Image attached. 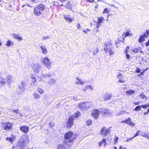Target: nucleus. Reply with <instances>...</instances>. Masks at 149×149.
<instances>
[{
    "label": "nucleus",
    "mask_w": 149,
    "mask_h": 149,
    "mask_svg": "<svg viewBox=\"0 0 149 149\" xmlns=\"http://www.w3.org/2000/svg\"><path fill=\"white\" fill-rule=\"evenodd\" d=\"M141 110V108L140 106H138L135 108V109H134V110L135 111H140Z\"/></svg>",
    "instance_id": "de8ad7c7"
},
{
    "label": "nucleus",
    "mask_w": 149,
    "mask_h": 149,
    "mask_svg": "<svg viewBox=\"0 0 149 149\" xmlns=\"http://www.w3.org/2000/svg\"><path fill=\"white\" fill-rule=\"evenodd\" d=\"M82 89L83 91H86L87 90L90 91L94 90L93 86L91 85H86L82 86Z\"/></svg>",
    "instance_id": "1a4fd4ad"
},
{
    "label": "nucleus",
    "mask_w": 149,
    "mask_h": 149,
    "mask_svg": "<svg viewBox=\"0 0 149 149\" xmlns=\"http://www.w3.org/2000/svg\"><path fill=\"white\" fill-rule=\"evenodd\" d=\"M104 19L102 17H100L98 19L96 23V27L98 28L101 25V23L104 20Z\"/></svg>",
    "instance_id": "f3484780"
},
{
    "label": "nucleus",
    "mask_w": 149,
    "mask_h": 149,
    "mask_svg": "<svg viewBox=\"0 0 149 149\" xmlns=\"http://www.w3.org/2000/svg\"><path fill=\"white\" fill-rule=\"evenodd\" d=\"M5 6L7 9H8V8H10V7H11V5L9 3H6Z\"/></svg>",
    "instance_id": "49530a36"
},
{
    "label": "nucleus",
    "mask_w": 149,
    "mask_h": 149,
    "mask_svg": "<svg viewBox=\"0 0 149 149\" xmlns=\"http://www.w3.org/2000/svg\"><path fill=\"white\" fill-rule=\"evenodd\" d=\"M147 34L144 33L143 35H142V36L144 38H147L148 36V35H147Z\"/></svg>",
    "instance_id": "69168bd1"
},
{
    "label": "nucleus",
    "mask_w": 149,
    "mask_h": 149,
    "mask_svg": "<svg viewBox=\"0 0 149 149\" xmlns=\"http://www.w3.org/2000/svg\"><path fill=\"white\" fill-rule=\"evenodd\" d=\"M98 49L97 47H96L95 50L93 51V54L94 55H95L96 54L98 53Z\"/></svg>",
    "instance_id": "37998d69"
},
{
    "label": "nucleus",
    "mask_w": 149,
    "mask_h": 149,
    "mask_svg": "<svg viewBox=\"0 0 149 149\" xmlns=\"http://www.w3.org/2000/svg\"><path fill=\"white\" fill-rule=\"evenodd\" d=\"M33 98L35 99H39L40 98V96L37 93H34L33 95Z\"/></svg>",
    "instance_id": "7c9ffc66"
},
{
    "label": "nucleus",
    "mask_w": 149,
    "mask_h": 149,
    "mask_svg": "<svg viewBox=\"0 0 149 149\" xmlns=\"http://www.w3.org/2000/svg\"><path fill=\"white\" fill-rule=\"evenodd\" d=\"M147 134L145 133L144 132H141V135L143 137H144V136L143 135H147Z\"/></svg>",
    "instance_id": "bf43d9fd"
},
{
    "label": "nucleus",
    "mask_w": 149,
    "mask_h": 149,
    "mask_svg": "<svg viewBox=\"0 0 149 149\" xmlns=\"http://www.w3.org/2000/svg\"><path fill=\"white\" fill-rule=\"evenodd\" d=\"M20 130L24 133H27L29 131V127L26 125L22 126L20 128Z\"/></svg>",
    "instance_id": "ddd939ff"
},
{
    "label": "nucleus",
    "mask_w": 149,
    "mask_h": 149,
    "mask_svg": "<svg viewBox=\"0 0 149 149\" xmlns=\"http://www.w3.org/2000/svg\"><path fill=\"white\" fill-rule=\"evenodd\" d=\"M51 74L47 73L43 74H42V77L44 78H46L47 77H51Z\"/></svg>",
    "instance_id": "e433bc0d"
},
{
    "label": "nucleus",
    "mask_w": 149,
    "mask_h": 149,
    "mask_svg": "<svg viewBox=\"0 0 149 149\" xmlns=\"http://www.w3.org/2000/svg\"><path fill=\"white\" fill-rule=\"evenodd\" d=\"M29 6L27 5V4H26V5H23L22 6V7H25V8H27V7H29Z\"/></svg>",
    "instance_id": "680f3d73"
},
{
    "label": "nucleus",
    "mask_w": 149,
    "mask_h": 149,
    "mask_svg": "<svg viewBox=\"0 0 149 149\" xmlns=\"http://www.w3.org/2000/svg\"><path fill=\"white\" fill-rule=\"evenodd\" d=\"M129 125H130L132 126H134L135 125V124L131 121V120L130 121V122Z\"/></svg>",
    "instance_id": "6e6d98bb"
},
{
    "label": "nucleus",
    "mask_w": 149,
    "mask_h": 149,
    "mask_svg": "<svg viewBox=\"0 0 149 149\" xmlns=\"http://www.w3.org/2000/svg\"><path fill=\"white\" fill-rule=\"evenodd\" d=\"M65 8L68 9H71V4L70 2V1H68L67 3L66 4L65 6Z\"/></svg>",
    "instance_id": "4c0bfd02"
},
{
    "label": "nucleus",
    "mask_w": 149,
    "mask_h": 149,
    "mask_svg": "<svg viewBox=\"0 0 149 149\" xmlns=\"http://www.w3.org/2000/svg\"><path fill=\"white\" fill-rule=\"evenodd\" d=\"M80 115V113L79 112H77V113H75L74 115V117L76 118H77Z\"/></svg>",
    "instance_id": "c03bdc74"
},
{
    "label": "nucleus",
    "mask_w": 149,
    "mask_h": 149,
    "mask_svg": "<svg viewBox=\"0 0 149 149\" xmlns=\"http://www.w3.org/2000/svg\"><path fill=\"white\" fill-rule=\"evenodd\" d=\"M90 31V30L88 29H87L86 30H83V31L84 32V33L86 34V33H87V32L88 31Z\"/></svg>",
    "instance_id": "052dcab7"
},
{
    "label": "nucleus",
    "mask_w": 149,
    "mask_h": 149,
    "mask_svg": "<svg viewBox=\"0 0 149 149\" xmlns=\"http://www.w3.org/2000/svg\"><path fill=\"white\" fill-rule=\"evenodd\" d=\"M45 8V7L44 5L42 4H40L37 7L34 8V9H44Z\"/></svg>",
    "instance_id": "a878e982"
},
{
    "label": "nucleus",
    "mask_w": 149,
    "mask_h": 149,
    "mask_svg": "<svg viewBox=\"0 0 149 149\" xmlns=\"http://www.w3.org/2000/svg\"><path fill=\"white\" fill-rule=\"evenodd\" d=\"M74 118L72 116H70L66 123L67 127L68 128H70L73 125V121Z\"/></svg>",
    "instance_id": "9d476101"
},
{
    "label": "nucleus",
    "mask_w": 149,
    "mask_h": 149,
    "mask_svg": "<svg viewBox=\"0 0 149 149\" xmlns=\"http://www.w3.org/2000/svg\"><path fill=\"white\" fill-rule=\"evenodd\" d=\"M99 111L97 109H95L92 111V115L95 118H97L99 115Z\"/></svg>",
    "instance_id": "2eb2a0df"
},
{
    "label": "nucleus",
    "mask_w": 149,
    "mask_h": 149,
    "mask_svg": "<svg viewBox=\"0 0 149 149\" xmlns=\"http://www.w3.org/2000/svg\"><path fill=\"white\" fill-rule=\"evenodd\" d=\"M129 47H128V46L127 47V48L126 49V50L125 51L126 58H127V59H130V55L128 54V49H129Z\"/></svg>",
    "instance_id": "2f4dec72"
},
{
    "label": "nucleus",
    "mask_w": 149,
    "mask_h": 149,
    "mask_svg": "<svg viewBox=\"0 0 149 149\" xmlns=\"http://www.w3.org/2000/svg\"><path fill=\"white\" fill-rule=\"evenodd\" d=\"M37 91L40 94H43L44 93V90L40 87L38 88Z\"/></svg>",
    "instance_id": "72a5a7b5"
},
{
    "label": "nucleus",
    "mask_w": 149,
    "mask_h": 149,
    "mask_svg": "<svg viewBox=\"0 0 149 149\" xmlns=\"http://www.w3.org/2000/svg\"><path fill=\"white\" fill-rule=\"evenodd\" d=\"M41 63L44 64L48 69L51 68V62L50 59L47 57H45L41 59Z\"/></svg>",
    "instance_id": "20e7f679"
},
{
    "label": "nucleus",
    "mask_w": 149,
    "mask_h": 149,
    "mask_svg": "<svg viewBox=\"0 0 149 149\" xmlns=\"http://www.w3.org/2000/svg\"><path fill=\"white\" fill-rule=\"evenodd\" d=\"M135 91L132 90H130L125 92L126 94L128 95H131L132 94H134V93Z\"/></svg>",
    "instance_id": "f704fd0d"
},
{
    "label": "nucleus",
    "mask_w": 149,
    "mask_h": 149,
    "mask_svg": "<svg viewBox=\"0 0 149 149\" xmlns=\"http://www.w3.org/2000/svg\"><path fill=\"white\" fill-rule=\"evenodd\" d=\"M20 85L24 88V87L26 86V84L25 81H22Z\"/></svg>",
    "instance_id": "8fccbe9b"
},
{
    "label": "nucleus",
    "mask_w": 149,
    "mask_h": 149,
    "mask_svg": "<svg viewBox=\"0 0 149 149\" xmlns=\"http://www.w3.org/2000/svg\"><path fill=\"white\" fill-rule=\"evenodd\" d=\"M50 37L49 36H44L42 38V39L44 40H45L47 39H48Z\"/></svg>",
    "instance_id": "864d4df0"
},
{
    "label": "nucleus",
    "mask_w": 149,
    "mask_h": 149,
    "mask_svg": "<svg viewBox=\"0 0 149 149\" xmlns=\"http://www.w3.org/2000/svg\"><path fill=\"white\" fill-rule=\"evenodd\" d=\"M43 10H34L33 13L36 16H39L42 13V12Z\"/></svg>",
    "instance_id": "5701e85b"
},
{
    "label": "nucleus",
    "mask_w": 149,
    "mask_h": 149,
    "mask_svg": "<svg viewBox=\"0 0 149 149\" xmlns=\"http://www.w3.org/2000/svg\"><path fill=\"white\" fill-rule=\"evenodd\" d=\"M92 121L91 120H88L86 122V124L88 126L91 125L92 124Z\"/></svg>",
    "instance_id": "a18cd8bd"
},
{
    "label": "nucleus",
    "mask_w": 149,
    "mask_h": 149,
    "mask_svg": "<svg viewBox=\"0 0 149 149\" xmlns=\"http://www.w3.org/2000/svg\"><path fill=\"white\" fill-rule=\"evenodd\" d=\"M86 1L90 3H92L94 1V0H86Z\"/></svg>",
    "instance_id": "338daca9"
},
{
    "label": "nucleus",
    "mask_w": 149,
    "mask_h": 149,
    "mask_svg": "<svg viewBox=\"0 0 149 149\" xmlns=\"http://www.w3.org/2000/svg\"><path fill=\"white\" fill-rule=\"evenodd\" d=\"M104 112V114L106 116H110L112 115V113L109 110L107 109H104L103 111Z\"/></svg>",
    "instance_id": "aec40b11"
},
{
    "label": "nucleus",
    "mask_w": 149,
    "mask_h": 149,
    "mask_svg": "<svg viewBox=\"0 0 149 149\" xmlns=\"http://www.w3.org/2000/svg\"><path fill=\"white\" fill-rule=\"evenodd\" d=\"M56 80L55 79L53 78H50L48 81V83L50 85L54 84H55Z\"/></svg>",
    "instance_id": "b1692460"
},
{
    "label": "nucleus",
    "mask_w": 149,
    "mask_h": 149,
    "mask_svg": "<svg viewBox=\"0 0 149 149\" xmlns=\"http://www.w3.org/2000/svg\"><path fill=\"white\" fill-rule=\"evenodd\" d=\"M143 136H144V137H146L148 139H149V133L147 134V135Z\"/></svg>",
    "instance_id": "0e129e2a"
},
{
    "label": "nucleus",
    "mask_w": 149,
    "mask_h": 149,
    "mask_svg": "<svg viewBox=\"0 0 149 149\" xmlns=\"http://www.w3.org/2000/svg\"><path fill=\"white\" fill-rule=\"evenodd\" d=\"M65 139L64 141L67 142L69 146H71L75 139V138L73 137V133L71 131H70L66 133L64 136Z\"/></svg>",
    "instance_id": "f257e3e1"
},
{
    "label": "nucleus",
    "mask_w": 149,
    "mask_h": 149,
    "mask_svg": "<svg viewBox=\"0 0 149 149\" xmlns=\"http://www.w3.org/2000/svg\"><path fill=\"white\" fill-rule=\"evenodd\" d=\"M134 137L133 136V137H131L130 138H129V139H127L126 141V142H128V141H130L132 140L134 138Z\"/></svg>",
    "instance_id": "e2e57ef3"
},
{
    "label": "nucleus",
    "mask_w": 149,
    "mask_h": 149,
    "mask_svg": "<svg viewBox=\"0 0 149 149\" xmlns=\"http://www.w3.org/2000/svg\"><path fill=\"white\" fill-rule=\"evenodd\" d=\"M111 130L105 127H103L100 131L101 135L104 136H106L108 134H110Z\"/></svg>",
    "instance_id": "0eeeda50"
},
{
    "label": "nucleus",
    "mask_w": 149,
    "mask_h": 149,
    "mask_svg": "<svg viewBox=\"0 0 149 149\" xmlns=\"http://www.w3.org/2000/svg\"><path fill=\"white\" fill-rule=\"evenodd\" d=\"M2 127L5 130H8L11 129L13 127V124L10 122L7 123H1Z\"/></svg>",
    "instance_id": "6e6552de"
},
{
    "label": "nucleus",
    "mask_w": 149,
    "mask_h": 149,
    "mask_svg": "<svg viewBox=\"0 0 149 149\" xmlns=\"http://www.w3.org/2000/svg\"><path fill=\"white\" fill-rule=\"evenodd\" d=\"M7 82L10 83L11 81L12 78V76L10 75H8L7 77Z\"/></svg>",
    "instance_id": "ea45409f"
},
{
    "label": "nucleus",
    "mask_w": 149,
    "mask_h": 149,
    "mask_svg": "<svg viewBox=\"0 0 149 149\" xmlns=\"http://www.w3.org/2000/svg\"><path fill=\"white\" fill-rule=\"evenodd\" d=\"M112 95L111 94L106 93L103 97V99L105 100H108L111 99Z\"/></svg>",
    "instance_id": "6ab92c4d"
},
{
    "label": "nucleus",
    "mask_w": 149,
    "mask_h": 149,
    "mask_svg": "<svg viewBox=\"0 0 149 149\" xmlns=\"http://www.w3.org/2000/svg\"><path fill=\"white\" fill-rule=\"evenodd\" d=\"M12 113H16V114H18L19 113V109H14L12 111Z\"/></svg>",
    "instance_id": "79ce46f5"
},
{
    "label": "nucleus",
    "mask_w": 149,
    "mask_h": 149,
    "mask_svg": "<svg viewBox=\"0 0 149 149\" xmlns=\"http://www.w3.org/2000/svg\"><path fill=\"white\" fill-rule=\"evenodd\" d=\"M93 105L91 102H86L79 104L78 105L79 108L82 110H86L92 107Z\"/></svg>",
    "instance_id": "7ed1b4c3"
},
{
    "label": "nucleus",
    "mask_w": 149,
    "mask_h": 149,
    "mask_svg": "<svg viewBox=\"0 0 149 149\" xmlns=\"http://www.w3.org/2000/svg\"><path fill=\"white\" fill-rule=\"evenodd\" d=\"M63 18L65 21L68 23H70L73 20V18L71 17V16L69 15H64Z\"/></svg>",
    "instance_id": "9b49d317"
},
{
    "label": "nucleus",
    "mask_w": 149,
    "mask_h": 149,
    "mask_svg": "<svg viewBox=\"0 0 149 149\" xmlns=\"http://www.w3.org/2000/svg\"><path fill=\"white\" fill-rule=\"evenodd\" d=\"M131 121V119L130 118H128L127 119H126L125 120L122 121H121V123H124L127 124H129L130 122Z\"/></svg>",
    "instance_id": "473e14b6"
},
{
    "label": "nucleus",
    "mask_w": 149,
    "mask_h": 149,
    "mask_svg": "<svg viewBox=\"0 0 149 149\" xmlns=\"http://www.w3.org/2000/svg\"><path fill=\"white\" fill-rule=\"evenodd\" d=\"M140 132V130H138L136 132V134L134 136V138L137 136H138Z\"/></svg>",
    "instance_id": "603ef678"
},
{
    "label": "nucleus",
    "mask_w": 149,
    "mask_h": 149,
    "mask_svg": "<svg viewBox=\"0 0 149 149\" xmlns=\"http://www.w3.org/2000/svg\"><path fill=\"white\" fill-rule=\"evenodd\" d=\"M86 0H82L81 2V5L84 6L86 5Z\"/></svg>",
    "instance_id": "a19ab883"
},
{
    "label": "nucleus",
    "mask_w": 149,
    "mask_h": 149,
    "mask_svg": "<svg viewBox=\"0 0 149 149\" xmlns=\"http://www.w3.org/2000/svg\"><path fill=\"white\" fill-rule=\"evenodd\" d=\"M11 36L13 38L17 40L18 41H21L23 40L22 36L19 34L13 33Z\"/></svg>",
    "instance_id": "f8f14e48"
},
{
    "label": "nucleus",
    "mask_w": 149,
    "mask_h": 149,
    "mask_svg": "<svg viewBox=\"0 0 149 149\" xmlns=\"http://www.w3.org/2000/svg\"><path fill=\"white\" fill-rule=\"evenodd\" d=\"M15 137L14 135H12L10 137H7L6 139V140L10 142L11 143H12L15 140Z\"/></svg>",
    "instance_id": "a211bd4d"
},
{
    "label": "nucleus",
    "mask_w": 149,
    "mask_h": 149,
    "mask_svg": "<svg viewBox=\"0 0 149 149\" xmlns=\"http://www.w3.org/2000/svg\"><path fill=\"white\" fill-rule=\"evenodd\" d=\"M133 51L135 53L139 52H140L142 53H143V52L141 50V49L140 47H139L138 48H135L133 50Z\"/></svg>",
    "instance_id": "bb28decb"
},
{
    "label": "nucleus",
    "mask_w": 149,
    "mask_h": 149,
    "mask_svg": "<svg viewBox=\"0 0 149 149\" xmlns=\"http://www.w3.org/2000/svg\"><path fill=\"white\" fill-rule=\"evenodd\" d=\"M104 49L105 52L107 53L108 52L109 53V55L110 56L113 54L114 53V52H112V48L111 47L107 46L106 47H104Z\"/></svg>",
    "instance_id": "4468645a"
},
{
    "label": "nucleus",
    "mask_w": 149,
    "mask_h": 149,
    "mask_svg": "<svg viewBox=\"0 0 149 149\" xmlns=\"http://www.w3.org/2000/svg\"><path fill=\"white\" fill-rule=\"evenodd\" d=\"M14 45V43L13 41L10 40H8L7 41L6 43V44L5 45L8 47H10L11 46H13Z\"/></svg>",
    "instance_id": "393cba45"
},
{
    "label": "nucleus",
    "mask_w": 149,
    "mask_h": 149,
    "mask_svg": "<svg viewBox=\"0 0 149 149\" xmlns=\"http://www.w3.org/2000/svg\"><path fill=\"white\" fill-rule=\"evenodd\" d=\"M109 11H108V10H104L103 12V13H106L107 14H108Z\"/></svg>",
    "instance_id": "13d9d810"
},
{
    "label": "nucleus",
    "mask_w": 149,
    "mask_h": 149,
    "mask_svg": "<svg viewBox=\"0 0 149 149\" xmlns=\"http://www.w3.org/2000/svg\"><path fill=\"white\" fill-rule=\"evenodd\" d=\"M71 146L68 145L67 142L63 141L57 145L56 149H66L67 147Z\"/></svg>",
    "instance_id": "423d86ee"
},
{
    "label": "nucleus",
    "mask_w": 149,
    "mask_h": 149,
    "mask_svg": "<svg viewBox=\"0 0 149 149\" xmlns=\"http://www.w3.org/2000/svg\"><path fill=\"white\" fill-rule=\"evenodd\" d=\"M104 143V146H105L106 145V141L104 139H103L102 141L99 142L98 145L99 147H100Z\"/></svg>",
    "instance_id": "c756f323"
},
{
    "label": "nucleus",
    "mask_w": 149,
    "mask_h": 149,
    "mask_svg": "<svg viewBox=\"0 0 149 149\" xmlns=\"http://www.w3.org/2000/svg\"><path fill=\"white\" fill-rule=\"evenodd\" d=\"M124 111H120V112L117 113V115L118 116H120L121 115V114H123L124 113Z\"/></svg>",
    "instance_id": "5fc2aeb1"
},
{
    "label": "nucleus",
    "mask_w": 149,
    "mask_h": 149,
    "mask_svg": "<svg viewBox=\"0 0 149 149\" xmlns=\"http://www.w3.org/2000/svg\"><path fill=\"white\" fill-rule=\"evenodd\" d=\"M132 33H130V31L129 29L127 30L126 32H124L122 34V36L123 39V41H124V38L126 37L132 36Z\"/></svg>",
    "instance_id": "dca6fc26"
},
{
    "label": "nucleus",
    "mask_w": 149,
    "mask_h": 149,
    "mask_svg": "<svg viewBox=\"0 0 149 149\" xmlns=\"http://www.w3.org/2000/svg\"><path fill=\"white\" fill-rule=\"evenodd\" d=\"M76 79L79 81V82H75V83L77 85H84L85 83V81L81 79H79L78 78H76Z\"/></svg>",
    "instance_id": "412c9836"
},
{
    "label": "nucleus",
    "mask_w": 149,
    "mask_h": 149,
    "mask_svg": "<svg viewBox=\"0 0 149 149\" xmlns=\"http://www.w3.org/2000/svg\"><path fill=\"white\" fill-rule=\"evenodd\" d=\"M7 82V80L6 79H1L0 81V86L5 84Z\"/></svg>",
    "instance_id": "cd10ccee"
},
{
    "label": "nucleus",
    "mask_w": 149,
    "mask_h": 149,
    "mask_svg": "<svg viewBox=\"0 0 149 149\" xmlns=\"http://www.w3.org/2000/svg\"><path fill=\"white\" fill-rule=\"evenodd\" d=\"M40 47L42 51V53L43 54L46 55L47 53V50L46 47L45 46H40Z\"/></svg>",
    "instance_id": "4be33fe9"
},
{
    "label": "nucleus",
    "mask_w": 149,
    "mask_h": 149,
    "mask_svg": "<svg viewBox=\"0 0 149 149\" xmlns=\"http://www.w3.org/2000/svg\"><path fill=\"white\" fill-rule=\"evenodd\" d=\"M29 141V139L25 136L22 137L17 143L19 149H23L25 148Z\"/></svg>",
    "instance_id": "f03ea898"
},
{
    "label": "nucleus",
    "mask_w": 149,
    "mask_h": 149,
    "mask_svg": "<svg viewBox=\"0 0 149 149\" xmlns=\"http://www.w3.org/2000/svg\"><path fill=\"white\" fill-rule=\"evenodd\" d=\"M31 82L33 83H34L36 82V80L35 78V75L33 74L32 75L31 77Z\"/></svg>",
    "instance_id": "c9c22d12"
},
{
    "label": "nucleus",
    "mask_w": 149,
    "mask_h": 149,
    "mask_svg": "<svg viewBox=\"0 0 149 149\" xmlns=\"http://www.w3.org/2000/svg\"><path fill=\"white\" fill-rule=\"evenodd\" d=\"M76 26L78 29H79L81 27L79 23L77 24Z\"/></svg>",
    "instance_id": "4d7b16f0"
},
{
    "label": "nucleus",
    "mask_w": 149,
    "mask_h": 149,
    "mask_svg": "<svg viewBox=\"0 0 149 149\" xmlns=\"http://www.w3.org/2000/svg\"><path fill=\"white\" fill-rule=\"evenodd\" d=\"M18 87L19 89V93H22L24 91V88L20 85H19Z\"/></svg>",
    "instance_id": "c85d7f7f"
},
{
    "label": "nucleus",
    "mask_w": 149,
    "mask_h": 149,
    "mask_svg": "<svg viewBox=\"0 0 149 149\" xmlns=\"http://www.w3.org/2000/svg\"><path fill=\"white\" fill-rule=\"evenodd\" d=\"M145 40V38L143 37L142 36H140L139 39V43H141L144 41Z\"/></svg>",
    "instance_id": "58836bf2"
},
{
    "label": "nucleus",
    "mask_w": 149,
    "mask_h": 149,
    "mask_svg": "<svg viewBox=\"0 0 149 149\" xmlns=\"http://www.w3.org/2000/svg\"><path fill=\"white\" fill-rule=\"evenodd\" d=\"M149 106V104H145L143 105V108H147Z\"/></svg>",
    "instance_id": "774afa93"
},
{
    "label": "nucleus",
    "mask_w": 149,
    "mask_h": 149,
    "mask_svg": "<svg viewBox=\"0 0 149 149\" xmlns=\"http://www.w3.org/2000/svg\"><path fill=\"white\" fill-rule=\"evenodd\" d=\"M118 139V137H117L116 136H115V138L114 139V143L115 144H116L117 143Z\"/></svg>",
    "instance_id": "09e8293b"
},
{
    "label": "nucleus",
    "mask_w": 149,
    "mask_h": 149,
    "mask_svg": "<svg viewBox=\"0 0 149 149\" xmlns=\"http://www.w3.org/2000/svg\"><path fill=\"white\" fill-rule=\"evenodd\" d=\"M32 67L33 71L35 72L38 73L42 71L41 66L38 63L33 64Z\"/></svg>",
    "instance_id": "39448f33"
},
{
    "label": "nucleus",
    "mask_w": 149,
    "mask_h": 149,
    "mask_svg": "<svg viewBox=\"0 0 149 149\" xmlns=\"http://www.w3.org/2000/svg\"><path fill=\"white\" fill-rule=\"evenodd\" d=\"M140 97H141L142 99H143L145 97H146L145 100L147 99V98L146 97V96L143 94H141L139 95Z\"/></svg>",
    "instance_id": "3c124183"
}]
</instances>
